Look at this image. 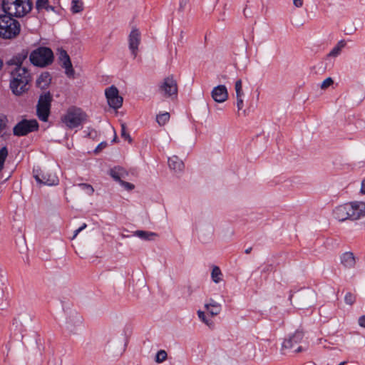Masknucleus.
I'll use <instances>...</instances> for the list:
<instances>
[{
  "label": "nucleus",
  "instance_id": "obj_1",
  "mask_svg": "<svg viewBox=\"0 0 365 365\" xmlns=\"http://www.w3.org/2000/svg\"><path fill=\"white\" fill-rule=\"evenodd\" d=\"M18 60L16 67L11 71V79L10 88L12 92L19 96L29 90V83L31 81V76L26 67L19 65Z\"/></svg>",
  "mask_w": 365,
  "mask_h": 365
},
{
  "label": "nucleus",
  "instance_id": "obj_2",
  "mask_svg": "<svg viewBox=\"0 0 365 365\" xmlns=\"http://www.w3.org/2000/svg\"><path fill=\"white\" fill-rule=\"evenodd\" d=\"M32 9L30 0H3L2 9L11 17L21 18L26 16Z\"/></svg>",
  "mask_w": 365,
  "mask_h": 365
},
{
  "label": "nucleus",
  "instance_id": "obj_3",
  "mask_svg": "<svg viewBox=\"0 0 365 365\" xmlns=\"http://www.w3.org/2000/svg\"><path fill=\"white\" fill-rule=\"evenodd\" d=\"M21 24L14 18L4 14H0V38L11 40L17 38L21 32Z\"/></svg>",
  "mask_w": 365,
  "mask_h": 365
},
{
  "label": "nucleus",
  "instance_id": "obj_4",
  "mask_svg": "<svg viewBox=\"0 0 365 365\" xmlns=\"http://www.w3.org/2000/svg\"><path fill=\"white\" fill-rule=\"evenodd\" d=\"M86 114L79 108L71 107L61 118L62 122L70 129L75 128L86 120Z\"/></svg>",
  "mask_w": 365,
  "mask_h": 365
},
{
  "label": "nucleus",
  "instance_id": "obj_5",
  "mask_svg": "<svg viewBox=\"0 0 365 365\" xmlns=\"http://www.w3.org/2000/svg\"><path fill=\"white\" fill-rule=\"evenodd\" d=\"M289 299L294 306L303 309L314 304L316 302V294L312 290L302 289L292 294L289 297Z\"/></svg>",
  "mask_w": 365,
  "mask_h": 365
},
{
  "label": "nucleus",
  "instance_id": "obj_6",
  "mask_svg": "<svg viewBox=\"0 0 365 365\" xmlns=\"http://www.w3.org/2000/svg\"><path fill=\"white\" fill-rule=\"evenodd\" d=\"M29 59L34 66L44 67L53 62V54L49 48L39 47L31 53Z\"/></svg>",
  "mask_w": 365,
  "mask_h": 365
},
{
  "label": "nucleus",
  "instance_id": "obj_7",
  "mask_svg": "<svg viewBox=\"0 0 365 365\" xmlns=\"http://www.w3.org/2000/svg\"><path fill=\"white\" fill-rule=\"evenodd\" d=\"M52 101V96L49 92L45 93L40 96L36 106V113L38 118L43 121L48 120L50 114L51 103Z\"/></svg>",
  "mask_w": 365,
  "mask_h": 365
},
{
  "label": "nucleus",
  "instance_id": "obj_8",
  "mask_svg": "<svg viewBox=\"0 0 365 365\" xmlns=\"http://www.w3.org/2000/svg\"><path fill=\"white\" fill-rule=\"evenodd\" d=\"M34 177L36 182L44 185H56L58 183L56 175L50 169H34Z\"/></svg>",
  "mask_w": 365,
  "mask_h": 365
},
{
  "label": "nucleus",
  "instance_id": "obj_9",
  "mask_svg": "<svg viewBox=\"0 0 365 365\" xmlns=\"http://www.w3.org/2000/svg\"><path fill=\"white\" fill-rule=\"evenodd\" d=\"M38 128V123L36 120H22L14 127L13 133L16 136H24L37 130Z\"/></svg>",
  "mask_w": 365,
  "mask_h": 365
},
{
  "label": "nucleus",
  "instance_id": "obj_10",
  "mask_svg": "<svg viewBox=\"0 0 365 365\" xmlns=\"http://www.w3.org/2000/svg\"><path fill=\"white\" fill-rule=\"evenodd\" d=\"M159 92L165 98L176 97L178 94V85L173 76H168L163 81L159 86Z\"/></svg>",
  "mask_w": 365,
  "mask_h": 365
},
{
  "label": "nucleus",
  "instance_id": "obj_11",
  "mask_svg": "<svg viewBox=\"0 0 365 365\" xmlns=\"http://www.w3.org/2000/svg\"><path fill=\"white\" fill-rule=\"evenodd\" d=\"M106 96L108 103L111 108L118 109L122 106L123 98L119 96L116 87L112 86L107 88L106 90Z\"/></svg>",
  "mask_w": 365,
  "mask_h": 365
},
{
  "label": "nucleus",
  "instance_id": "obj_12",
  "mask_svg": "<svg viewBox=\"0 0 365 365\" xmlns=\"http://www.w3.org/2000/svg\"><path fill=\"white\" fill-rule=\"evenodd\" d=\"M350 208L351 220H357L365 216V202L353 201L348 202Z\"/></svg>",
  "mask_w": 365,
  "mask_h": 365
},
{
  "label": "nucleus",
  "instance_id": "obj_13",
  "mask_svg": "<svg viewBox=\"0 0 365 365\" xmlns=\"http://www.w3.org/2000/svg\"><path fill=\"white\" fill-rule=\"evenodd\" d=\"M350 208L349 203H345L336 207L333 210V216L339 222L351 220Z\"/></svg>",
  "mask_w": 365,
  "mask_h": 365
},
{
  "label": "nucleus",
  "instance_id": "obj_14",
  "mask_svg": "<svg viewBox=\"0 0 365 365\" xmlns=\"http://www.w3.org/2000/svg\"><path fill=\"white\" fill-rule=\"evenodd\" d=\"M59 60L61 66L65 68V73L68 78H74L75 71L73 68L71 59L68 53L64 50H61L59 53Z\"/></svg>",
  "mask_w": 365,
  "mask_h": 365
},
{
  "label": "nucleus",
  "instance_id": "obj_15",
  "mask_svg": "<svg viewBox=\"0 0 365 365\" xmlns=\"http://www.w3.org/2000/svg\"><path fill=\"white\" fill-rule=\"evenodd\" d=\"M129 48L133 58H135L138 54V46L140 42V33L136 29H133L129 35Z\"/></svg>",
  "mask_w": 365,
  "mask_h": 365
},
{
  "label": "nucleus",
  "instance_id": "obj_16",
  "mask_svg": "<svg viewBox=\"0 0 365 365\" xmlns=\"http://www.w3.org/2000/svg\"><path fill=\"white\" fill-rule=\"evenodd\" d=\"M212 99L217 103H223L228 98V92L225 86L219 85L213 88L211 92Z\"/></svg>",
  "mask_w": 365,
  "mask_h": 365
},
{
  "label": "nucleus",
  "instance_id": "obj_17",
  "mask_svg": "<svg viewBox=\"0 0 365 365\" xmlns=\"http://www.w3.org/2000/svg\"><path fill=\"white\" fill-rule=\"evenodd\" d=\"M304 334L301 331H296L294 334L284 339L282 343L284 349H294L296 345L299 344L303 339Z\"/></svg>",
  "mask_w": 365,
  "mask_h": 365
},
{
  "label": "nucleus",
  "instance_id": "obj_18",
  "mask_svg": "<svg viewBox=\"0 0 365 365\" xmlns=\"http://www.w3.org/2000/svg\"><path fill=\"white\" fill-rule=\"evenodd\" d=\"M341 264L347 269L353 268L356 264V259L351 252H346L340 257Z\"/></svg>",
  "mask_w": 365,
  "mask_h": 365
},
{
  "label": "nucleus",
  "instance_id": "obj_19",
  "mask_svg": "<svg viewBox=\"0 0 365 365\" xmlns=\"http://www.w3.org/2000/svg\"><path fill=\"white\" fill-rule=\"evenodd\" d=\"M109 174L115 181L118 182L126 178L128 175V172L123 168L119 166L110 169Z\"/></svg>",
  "mask_w": 365,
  "mask_h": 365
},
{
  "label": "nucleus",
  "instance_id": "obj_20",
  "mask_svg": "<svg viewBox=\"0 0 365 365\" xmlns=\"http://www.w3.org/2000/svg\"><path fill=\"white\" fill-rule=\"evenodd\" d=\"M168 165L175 172H181L184 168L183 162L176 155L168 158Z\"/></svg>",
  "mask_w": 365,
  "mask_h": 365
},
{
  "label": "nucleus",
  "instance_id": "obj_21",
  "mask_svg": "<svg viewBox=\"0 0 365 365\" xmlns=\"http://www.w3.org/2000/svg\"><path fill=\"white\" fill-rule=\"evenodd\" d=\"M51 83L50 74L47 72L41 73L36 81V85L41 89H45Z\"/></svg>",
  "mask_w": 365,
  "mask_h": 365
},
{
  "label": "nucleus",
  "instance_id": "obj_22",
  "mask_svg": "<svg viewBox=\"0 0 365 365\" xmlns=\"http://www.w3.org/2000/svg\"><path fill=\"white\" fill-rule=\"evenodd\" d=\"M133 235L148 241L153 240L154 237H157L156 233L144 230H136L133 232Z\"/></svg>",
  "mask_w": 365,
  "mask_h": 365
},
{
  "label": "nucleus",
  "instance_id": "obj_23",
  "mask_svg": "<svg viewBox=\"0 0 365 365\" xmlns=\"http://www.w3.org/2000/svg\"><path fill=\"white\" fill-rule=\"evenodd\" d=\"M346 41L344 40L339 41L337 44L331 49L329 53V57H336L338 56L342 50L346 46Z\"/></svg>",
  "mask_w": 365,
  "mask_h": 365
},
{
  "label": "nucleus",
  "instance_id": "obj_24",
  "mask_svg": "<svg viewBox=\"0 0 365 365\" xmlns=\"http://www.w3.org/2000/svg\"><path fill=\"white\" fill-rule=\"evenodd\" d=\"M212 280L217 284L222 280V273L217 266H213L211 272Z\"/></svg>",
  "mask_w": 365,
  "mask_h": 365
},
{
  "label": "nucleus",
  "instance_id": "obj_25",
  "mask_svg": "<svg viewBox=\"0 0 365 365\" xmlns=\"http://www.w3.org/2000/svg\"><path fill=\"white\" fill-rule=\"evenodd\" d=\"M170 119V113L168 112L159 114L156 117V121L160 125H164Z\"/></svg>",
  "mask_w": 365,
  "mask_h": 365
},
{
  "label": "nucleus",
  "instance_id": "obj_26",
  "mask_svg": "<svg viewBox=\"0 0 365 365\" xmlns=\"http://www.w3.org/2000/svg\"><path fill=\"white\" fill-rule=\"evenodd\" d=\"M71 4V11L73 14L79 13L83 9V3L78 0H73Z\"/></svg>",
  "mask_w": 365,
  "mask_h": 365
},
{
  "label": "nucleus",
  "instance_id": "obj_27",
  "mask_svg": "<svg viewBox=\"0 0 365 365\" xmlns=\"http://www.w3.org/2000/svg\"><path fill=\"white\" fill-rule=\"evenodd\" d=\"M76 325L72 324V321L70 320L66 323V329L71 333H76V327L80 326L82 324L81 317H78L76 320Z\"/></svg>",
  "mask_w": 365,
  "mask_h": 365
},
{
  "label": "nucleus",
  "instance_id": "obj_28",
  "mask_svg": "<svg viewBox=\"0 0 365 365\" xmlns=\"http://www.w3.org/2000/svg\"><path fill=\"white\" fill-rule=\"evenodd\" d=\"M209 314L212 316H217L219 314L222 310V306L221 304H215L212 305V307H209L208 309H205Z\"/></svg>",
  "mask_w": 365,
  "mask_h": 365
},
{
  "label": "nucleus",
  "instance_id": "obj_29",
  "mask_svg": "<svg viewBox=\"0 0 365 365\" xmlns=\"http://www.w3.org/2000/svg\"><path fill=\"white\" fill-rule=\"evenodd\" d=\"M8 155V150L6 147L0 149V172L4 168V162Z\"/></svg>",
  "mask_w": 365,
  "mask_h": 365
},
{
  "label": "nucleus",
  "instance_id": "obj_30",
  "mask_svg": "<svg viewBox=\"0 0 365 365\" xmlns=\"http://www.w3.org/2000/svg\"><path fill=\"white\" fill-rule=\"evenodd\" d=\"M36 7L38 10H41L42 9H46V10H48L49 9H53L52 6H48V0H37Z\"/></svg>",
  "mask_w": 365,
  "mask_h": 365
},
{
  "label": "nucleus",
  "instance_id": "obj_31",
  "mask_svg": "<svg viewBox=\"0 0 365 365\" xmlns=\"http://www.w3.org/2000/svg\"><path fill=\"white\" fill-rule=\"evenodd\" d=\"M197 315L200 320L203 322L205 324H207L208 327H213V322L206 318L205 314L203 311H197Z\"/></svg>",
  "mask_w": 365,
  "mask_h": 365
},
{
  "label": "nucleus",
  "instance_id": "obj_32",
  "mask_svg": "<svg viewBox=\"0 0 365 365\" xmlns=\"http://www.w3.org/2000/svg\"><path fill=\"white\" fill-rule=\"evenodd\" d=\"M78 185L80 187H81L86 192L87 195H93V193L94 192V189H93V186L91 185L90 184L80 183Z\"/></svg>",
  "mask_w": 365,
  "mask_h": 365
},
{
  "label": "nucleus",
  "instance_id": "obj_33",
  "mask_svg": "<svg viewBox=\"0 0 365 365\" xmlns=\"http://www.w3.org/2000/svg\"><path fill=\"white\" fill-rule=\"evenodd\" d=\"M167 358V353L164 350H160L158 351L155 356V361L157 363H161L164 361Z\"/></svg>",
  "mask_w": 365,
  "mask_h": 365
},
{
  "label": "nucleus",
  "instance_id": "obj_34",
  "mask_svg": "<svg viewBox=\"0 0 365 365\" xmlns=\"http://www.w3.org/2000/svg\"><path fill=\"white\" fill-rule=\"evenodd\" d=\"M121 136L125 140H128L129 143L132 142V138L129 133L126 131V127L124 123L121 124Z\"/></svg>",
  "mask_w": 365,
  "mask_h": 365
},
{
  "label": "nucleus",
  "instance_id": "obj_35",
  "mask_svg": "<svg viewBox=\"0 0 365 365\" xmlns=\"http://www.w3.org/2000/svg\"><path fill=\"white\" fill-rule=\"evenodd\" d=\"M355 300H356V297L353 294H351L350 292H348L346 294L345 297H344V301H345L346 304H347L349 305H352L354 303Z\"/></svg>",
  "mask_w": 365,
  "mask_h": 365
},
{
  "label": "nucleus",
  "instance_id": "obj_36",
  "mask_svg": "<svg viewBox=\"0 0 365 365\" xmlns=\"http://www.w3.org/2000/svg\"><path fill=\"white\" fill-rule=\"evenodd\" d=\"M333 83H334L333 79L331 77H328L322 81L320 87L322 89H326L328 87H329L331 85H332Z\"/></svg>",
  "mask_w": 365,
  "mask_h": 365
},
{
  "label": "nucleus",
  "instance_id": "obj_37",
  "mask_svg": "<svg viewBox=\"0 0 365 365\" xmlns=\"http://www.w3.org/2000/svg\"><path fill=\"white\" fill-rule=\"evenodd\" d=\"M215 304H220V303L217 302L214 299L210 298L209 300L205 304L204 307L205 309H208L209 307H212V305Z\"/></svg>",
  "mask_w": 365,
  "mask_h": 365
},
{
  "label": "nucleus",
  "instance_id": "obj_38",
  "mask_svg": "<svg viewBox=\"0 0 365 365\" xmlns=\"http://www.w3.org/2000/svg\"><path fill=\"white\" fill-rule=\"evenodd\" d=\"M189 1L190 0H180L179 11H182L188 4Z\"/></svg>",
  "mask_w": 365,
  "mask_h": 365
},
{
  "label": "nucleus",
  "instance_id": "obj_39",
  "mask_svg": "<svg viewBox=\"0 0 365 365\" xmlns=\"http://www.w3.org/2000/svg\"><path fill=\"white\" fill-rule=\"evenodd\" d=\"M120 183L128 190H130L134 188V185L130 182L121 180Z\"/></svg>",
  "mask_w": 365,
  "mask_h": 365
},
{
  "label": "nucleus",
  "instance_id": "obj_40",
  "mask_svg": "<svg viewBox=\"0 0 365 365\" xmlns=\"http://www.w3.org/2000/svg\"><path fill=\"white\" fill-rule=\"evenodd\" d=\"M243 106V98H237V107L239 110L242 109Z\"/></svg>",
  "mask_w": 365,
  "mask_h": 365
},
{
  "label": "nucleus",
  "instance_id": "obj_41",
  "mask_svg": "<svg viewBox=\"0 0 365 365\" xmlns=\"http://www.w3.org/2000/svg\"><path fill=\"white\" fill-rule=\"evenodd\" d=\"M293 4L297 8H301L304 4V0H292Z\"/></svg>",
  "mask_w": 365,
  "mask_h": 365
},
{
  "label": "nucleus",
  "instance_id": "obj_42",
  "mask_svg": "<svg viewBox=\"0 0 365 365\" xmlns=\"http://www.w3.org/2000/svg\"><path fill=\"white\" fill-rule=\"evenodd\" d=\"M86 227V224H83L81 227H80L78 229H77L75 232H74V235L72 237V239H74L77 235L78 234L82 231L83 229H85Z\"/></svg>",
  "mask_w": 365,
  "mask_h": 365
},
{
  "label": "nucleus",
  "instance_id": "obj_43",
  "mask_svg": "<svg viewBox=\"0 0 365 365\" xmlns=\"http://www.w3.org/2000/svg\"><path fill=\"white\" fill-rule=\"evenodd\" d=\"M235 90H242V81L240 79L237 80L235 82Z\"/></svg>",
  "mask_w": 365,
  "mask_h": 365
},
{
  "label": "nucleus",
  "instance_id": "obj_44",
  "mask_svg": "<svg viewBox=\"0 0 365 365\" xmlns=\"http://www.w3.org/2000/svg\"><path fill=\"white\" fill-rule=\"evenodd\" d=\"M359 324L362 327H364L365 328V315L361 317L359 319Z\"/></svg>",
  "mask_w": 365,
  "mask_h": 365
},
{
  "label": "nucleus",
  "instance_id": "obj_45",
  "mask_svg": "<svg viewBox=\"0 0 365 365\" xmlns=\"http://www.w3.org/2000/svg\"><path fill=\"white\" fill-rule=\"evenodd\" d=\"M236 92V98H243L244 93L242 90H235Z\"/></svg>",
  "mask_w": 365,
  "mask_h": 365
},
{
  "label": "nucleus",
  "instance_id": "obj_46",
  "mask_svg": "<svg viewBox=\"0 0 365 365\" xmlns=\"http://www.w3.org/2000/svg\"><path fill=\"white\" fill-rule=\"evenodd\" d=\"M361 192L365 194V179L361 182Z\"/></svg>",
  "mask_w": 365,
  "mask_h": 365
},
{
  "label": "nucleus",
  "instance_id": "obj_47",
  "mask_svg": "<svg viewBox=\"0 0 365 365\" xmlns=\"http://www.w3.org/2000/svg\"><path fill=\"white\" fill-rule=\"evenodd\" d=\"M302 351V346H297V348L296 349H294V351L297 352V353H299L300 351Z\"/></svg>",
  "mask_w": 365,
  "mask_h": 365
},
{
  "label": "nucleus",
  "instance_id": "obj_48",
  "mask_svg": "<svg viewBox=\"0 0 365 365\" xmlns=\"http://www.w3.org/2000/svg\"><path fill=\"white\" fill-rule=\"evenodd\" d=\"M4 126V123L0 119V130Z\"/></svg>",
  "mask_w": 365,
  "mask_h": 365
},
{
  "label": "nucleus",
  "instance_id": "obj_49",
  "mask_svg": "<svg viewBox=\"0 0 365 365\" xmlns=\"http://www.w3.org/2000/svg\"><path fill=\"white\" fill-rule=\"evenodd\" d=\"M251 250H252V247H249V248L245 250V252L246 254H249V253H250Z\"/></svg>",
  "mask_w": 365,
  "mask_h": 365
},
{
  "label": "nucleus",
  "instance_id": "obj_50",
  "mask_svg": "<svg viewBox=\"0 0 365 365\" xmlns=\"http://www.w3.org/2000/svg\"><path fill=\"white\" fill-rule=\"evenodd\" d=\"M2 66H3V61H1V59L0 58V70L2 68Z\"/></svg>",
  "mask_w": 365,
  "mask_h": 365
},
{
  "label": "nucleus",
  "instance_id": "obj_51",
  "mask_svg": "<svg viewBox=\"0 0 365 365\" xmlns=\"http://www.w3.org/2000/svg\"><path fill=\"white\" fill-rule=\"evenodd\" d=\"M345 364H346V362H345V361H343V362H341V363H340L339 364H338V365H344Z\"/></svg>",
  "mask_w": 365,
  "mask_h": 365
},
{
  "label": "nucleus",
  "instance_id": "obj_52",
  "mask_svg": "<svg viewBox=\"0 0 365 365\" xmlns=\"http://www.w3.org/2000/svg\"><path fill=\"white\" fill-rule=\"evenodd\" d=\"M243 12H244V14H245V12H247V10H246V9H245L243 10Z\"/></svg>",
  "mask_w": 365,
  "mask_h": 365
},
{
  "label": "nucleus",
  "instance_id": "obj_53",
  "mask_svg": "<svg viewBox=\"0 0 365 365\" xmlns=\"http://www.w3.org/2000/svg\"><path fill=\"white\" fill-rule=\"evenodd\" d=\"M243 12H244V14H245V12H247V10H246V9H245L243 10Z\"/></svg>",
  "mask_w": 365,
  "mask_h": 365
},
{
  "label": "nucleus",
  "instance_id": "obj_54",
  "mask_svg": "<svg viewBox=\"0 0 365 365\" xmlns=\"http://www.w3.org/2000/svg\"><path fill=\"white\" fill-rule=\"evenodd\" d=\"M26 58V55H24V56H23V58H23V59H24V58Z\"/></svg>",
  "mask_w": 365,
  "mask_h": 365
}]
</instances>
